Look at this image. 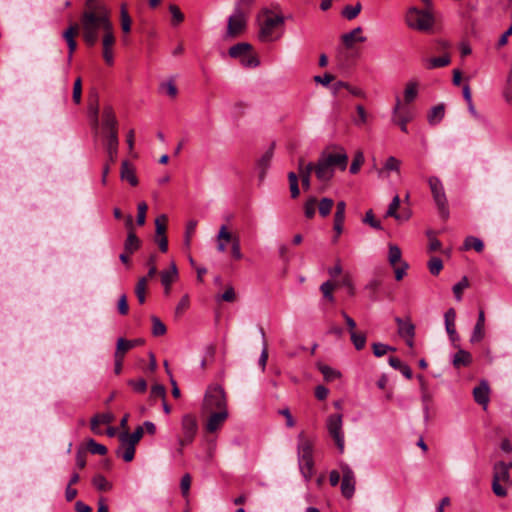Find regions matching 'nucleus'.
<instances>
[{"label": "nucleus", "instance_id": "obj_1", "mask_svg": "<svg viewBox=\"0 0 512 512\" xmlns=\"http://www.w3.org/2000/svg\"><path fill=\"white\" fill-rule=\"evenodd\" d=\"M338 152L332 153L323 151L315 165V175L319 181H330L338 167L341 171L346 170L348 165V155L342 147H338Z\"/></svg>", "mask_w": 512, "mask_h": 512}, {"label": "nucleus", "instance_id": "obj_2", "mask_svg": "<svg viewBox=\"0 0 512 512\" xmlns=\"http://www.w3.org/2000/svg\"><path fill=\"white\" fill-rule=\"evenodd\" d=\"M81 26L83 29V39L85 43L92 47L98 40V31L102 29H112V22L103 12L100 15H94L92 12H83L81 16Z\"/></svg>", "mask_w": 512, "mask_h": 512}, {"label": "nucleus", "instance_id": "obj_3", "mask_svg": "<svg viewBox=\"0 0 512 512\" xmlns=\"http://www.w3.org/2000/svg\"><path fill=\"white\" fill-rule=\"evenodd\" d=\"M298 463L299 469L306 481L314 475L313 444L301 433L298 437Z\"/></svg>", "mask_w": 512, "mask_h": 512}, {"label": "nucleus", "instance_id": "obj_4", "mask_svg": "<svg viewBox=\"0 0 512 512\" xmlns=\"http://www.w3.org/2000/svg\"><path fill=\"white\" fill-rule=\"evenodd\" d=\"M203 409L207 412L228 410L224 388L220 385H210L205 393Z\"/></svg>", "mask_w": 512, "mask_h": 512}, {"label": "nucleus", "instance_id": "obj_5", "mask_svg": "<svg viewBox=\"0 0 512 512\" xmlns=\"http://www.w3.org/2000/svg\"><path fill=\"white\" fill-rule=\"evenodd\" d=\"M428 184L440 217L447 220L449 218V207L441 180L436 176H431L428 178Z\"/></svg>", "mask_w": 512, "mask_h": 512}, {"label": "nucleus", "instance_id": "obj_6", "mask_svg": "<svg viewBox=\"0 0 512 512\" xmlns=\"http://www.w3.org/2000/svg\"><path fill=\"white\" fill-rule=\"evenodd\" d=\"M182 436L178 438V445L176 452L179 456L183 454V448L191 444L198 431L197 419L192 414H185L181 421Z\"/></svg>", "mask_w": 512, "mask_h": 512}, {"label": "nucleus", "instance_id": "obj_7", "mask_svg": "<svg viewBox=\"0 0 512 512\" xmlns=\"http://www.w3.org/2000/svg\"><path fill=\"white\" fill-rule=\"evenodd\" d=\"M406 23L412 29L428 31L434 24V18L429 11L412 7L407 12Z\"/></svg>", "mask_w": 512, "mask_h": 512}, {"label": "nucleus", "instance_id": "obj_8", "mask_svg": "<svg viewBox=\"0 0 512 512\" xmlns=\"http://www.w3.org/2000/svg\"><path fill=\"white\" fill-rule=\"evenodd\" d=\"M248 12L240 6H235L233 14L228 18L226 39L241 35L247 26Z\"/></svg>", "mask_w": 512, "mask_h": 512}, {"label": "nucleus", "instance_id": "obj_9", "mask_svg": "<svg viewBox=\"0 0 512 512\" xmlns=\"http://www.w3.org/2000/svg\"><path fill=\"white\" fill-rule=\"evenodd\" d=\"M101 127L105 140L110 139L112 135L118 138V121L113 108L107 105L103 108L101 116Z\"/></svg>", "mask_w": 512, "mask_h": 512}, {"label": "nucleus", "instance_id": "obj_10", "mask_svg": "<svg viewBox=\"0 0 512 512\" xmlns=\"http://www.w3.org/2000/svg\"><path fill=\"white\" fill-rule=\"evenodd\" d=\"M327 429L340 453L344 452V435L342 432V415L332 414L327 419Z\"/></svg>", "mask_w": 512, "mask_h": 512}, {"label": "nucleus", "instance_id": "obj_11", "mask_svg": "<svg viewBox=\"0 0 512 512\" xmlns=\"http://www.w3.org/2000/svg\"><path fill=\"white\" fill-rule=\"evenodd\" d=\"M266 14L268 16L265 18V20L260 24V31H259V39L262 42H269L273 40V32L274 29L282 25L284 23V17L282 15H275L272 16L270 11H266Z\"/></svg>", "mask_w": 512, "mask_h": 512}, {"label": "nucleus", "instance_id": "obj_12", "mask_svg": "<svg viewBox=\"0 0 512 512\" xmlns=\"http://www.w3.org/2000/svg\"><path fill=\"white\" fill-rule=\"evenodd\" d=\"M340 470L342 474L341 493L346 499H350L355 493V474L350 466L346 463L340 464Z\"/></svg>", "mask_w": 512, "mask_h": 512}, {"label": "nucleus", "instance_id": "obj_13", "mask_svg": "<svg viewBox=\"0 0 512 512\" xmlns=\"http://www.w3.org/2000/svg\"><path fill=\"white\" fill-rule=\"evenodd\" d=\"M412 113L409 108L402 107L401 100L399 97H396V103L393 108V122L400 126V129L407 133V123L412 120Z\"/></svg>", "mask_w": 512, "mask_h": 512}, {"label": "nucleus", "instance_id": "obj_14", "mask_svg": "<svg viewBox=\"0 0 512 512\" xmlns=\"http://www.w3.org/2000/svg\"><path fill=\"white\" fill-rule=\"evenodd\" d=\"M115 44V36L113 34V28L106 30L103 35V58L106 64L112 65L114 63L113 46Z\"/></svg>", "mask_w": 512, "mask_h": 512}, {"label": "nucleus", "instance_id": "obj_15", "mask_svg": "<svg viewBox=\"0 0 512 512\" xmlns=\"http://www.w3.org/2000/svg\"><path fill=\"white\" fill-rule=\"evenodd\" d=\"M228 410L212 411L206 422V430L209 433L217 431L227 420Z\"/></svg>", "mask_w": 512, "mask_h": 512}, {"label": "nucleus", "instance_id": "obj_16", "mask_svg": "<svg viewBox=\"0 0 512 512\" xmlns=\"http://www.w3.org/2000/svg\"><path fill=\"white\" fill-rule=\"evenodd\" d=\"M161 284L164 286V294L169 295L171 291V285L178 279V269L174 262L171 263L168 270H163L160 273Z\"/></svg>", "mask_w": 512, "mask_h": 512}, {"label": "nucleus", "instance_id": "obj_17", "mask_svg": "<svg viewBox=\"0 0 512 512\" xmlns=\"http://www.w3.org/2000/svg\"><path fill=\"white\" fill-rule=\"evenodd\" d=\"M490 388L486 381L481 383L473 389V397L477 404L482 405L484 409L487 408L489 403Z\"/></svg>", "mask_w": 512, "mask_h": 512}, {"label": "nucleus", "instance_id": "obj_18", "mask_svg": "<svg viewBox=\"0 0 512 512\" xmlns=\"http://www.w3.org/2000/svg\"><path fill=\"white\" fill-rule=\"evenodd\" d=\"M79 32V25L77 23L71 24L64 32H63V38L67 42L68 49H69V60H71L73 53L75 52L77 48V43L75 40V37L78 35Z\"/></svg>", "mask_w": 512, "mask_h": 512}, {"label": "nucleus", "instance_id": "obj_19", "mask_svg": "<svg viewBox=\"0 0 512 512\" xmlns=\"http://www.w3.org/2000/svg\"><path fill=\"white\" fill-rule=\"evenodd\" d=\"M120 178L123 181L129 182L131 186L138 185L135 168L128 160H123L121 163Z\"/></svg>", "mask_w": 512, "mask_h": 512}, {"label": "nucleus", "instance_id": "obj_20", "mask_svg": "<svg viewBox=\"0 0 512 512\" xmlns=\"http://www.w3.org/2000/svg\"><path fill=\"white\" fill-rule=\"evenodd\" d=\"M485 336V313L483 309L479 310L477 322L474 326L470 342L479 343Z\"/></svg>", "mask_w": 512, "mask_h": 512}, {"label": "nucleus", "instance_id": "obj_21", "mask_svg": "<svg viewBox=\"0 0 512 512\" xmlns=\"http://www.w3.org/2000/svg\"><path fill=\"white\" fill-rule=\"evenodd\" d=\"M312 171H315V164L310 162L305 165L303 158L298 160L299 177L301 178L302 186L304 189L310 188V176Z\"/></svg>", "mask_w": 512, "mask_h": 512}, {"label": "nucleus", "instance_id": "obj_22", "mask_svg": "<svg viewBox=\"0 0 512 512\" xmlns=\"http://www.w3.org/2000/svg\"><path fill=\"white\" fill-rule=\"evenodd\" d=\"M104 146L107 153L105 163H109L111 167L117 161L119 139L112 135L110 139L105 140Z\"/></svg>", "mask_w": 512, "mask_h": 512}, {"label": "nucleus", "instance_id": "obj_23", "mask_svg": "<svg viewBox=\"0 0 512 512\" xmlns=\"http://www.w3.org/2000/svg\"><path fill=\"white\" fill-rule=\"evenodd\" d=\"M119 447L115 451L117 457L122 458L125 462H131L135 456V447L124 439H119Z\"/></svg>", "mask_w": 512, "mask_h": 512}, {"label": "nucleus", "instance_id": "obj_24", "mask_svg": "<svg viewBox=\"0 0 512 512\" xmlns=\"http://www.w3.org/2000/svg\"><path fill=\"white\" fill-rule=\"evenodd\" d=\"M362 28L356 27L352 31L345 33L341 36L342 43L346 48H352L355 42L363 43L366 37L361 36Z\"/></svg>", "mask_w": 512, "mask_h": 512}, {"label": "nucleus", "instance_id": "obj_25", "mask_svg": "<svg viewBox=\"0 0 512 512\" xmlns=\"http://www.w3.org/2000/svg\"><path fill=\"white\" fill-rule=\"evenodd\" d=\"M395 322L398 327V334L400 337L405 338L407 336H415V326L410 319H402L400 317L395 318Z\"/></svg>", "mask_w": 512, "mask_h": 512}, {"label": "nucleus", "instance_id": "obj_26", "mask_svg": "<svg viewBox=\"0 0 512 512\" xmlns=\"http://www.w3.org/2000/svg\"><path fill=\"white\" fill-rule=\"evenodd\" d=\"M144 343L143 339H134V340H127L124 338H119L117 340V346H116V352L120 355H123L125 357V354L131 350L132 348L142 345Z\"/></svg>", "mask_w": 512, "mask_h": 512}, {"label": "nucleus", "instance_id": "obj_27", "mask_svg": "<svg viewBox=\"0 0 512 512\" xmlns=\"http://www.w3.org/2000/svg\"><path fill=\"white\" fill-rule=\"evenodd\" d=\"M509 477V465L506 462L500 461L494 465L493 480L506 482L509 480Z\"/></svg>", "mask_w": 512, "mask_h": 512}, {"label": "nucleus", "instance_id": "obj_28", "mask_svg": "<svg viewBox=\"0 0 512 512\" xmlns=\"http://www.w3.org/2000/svg\"><path fill=\"white\" fill-rule=\"evenodd\" d=\"M445 327L448 335L452 340L457 336L455 328L456 311L453 308L448 309L444 315Z\"/></svg>", "mask_w": 512, "mask_h": 512}, {"label": "nucleus", "instance_id": "obj_29", "mask_svg": "<svg viewBox=\"0 0 512 512\" xmlns=\"http://www.w3.org/2000/svg\"><path fill=\"white\" fill-rule=\"evenodd\" d=\"M273 157V147L267 150L258 161L259 179L263 181Z\"/></svg>", "mask_w": 512, "mask_h": 512}, {"label": "nucleus", "instance_id": "obj_30", "mask_svg": "<svg viewBox=\"0 0 512 512\" xmlns=\"http://www.w3.org/2000/svg\"><path fill=\"white\" fill-rule=\"evenodd\" d=\"M113 420H114V416L111 413L96 414L91 419V423H90L92 432L95 434H102V431L96 430V427L99 426L100 424H109Z\"/></svg>", "mask_w": 512, "mask_h": 512}, {"label": "nucleus", "instance_id": "obj_31", "mask_svg": "<svg viewBox=\"0 0 512 512\" xmlns=\"http://www.w3.org/2000/svg\"><path fill=\"white\" fill-rule=\"evenodd\" d=\"M252 50V45L246 42L237 43L229 48L231 58H242Z\"/></svg>", "mask_w": 512, "mask_h": 512}, {"label": "nucleus", "instance_id": "obj_32", "mask_svg": "<svg viewBox=\"0 0 512 512\" xmlns=\"http://www.w3.org/2000/svg\"><path fill=\"white\" fill-rule=\"evenodd\" d=\"M232 239V234L228 231L226 225H222L219 229L218 235H217V250L219 252H225L226 251V243L230 242Z\"/></svg>", "mask_w": 512, "mask_h": 512}, {"label": "nucleus", "instance_id": "obj_33", "mask_svg": "<svg viewBox=\"0 0 512 512\" xmlns=\"http://www.w3.org/2000/svg\"><path fill=\"white\" fill-rule=\"evenodd\" d=\"M141 246V241L137 237L136 233L132 230L128 231L127 238L124 242V250L127 253H134Z\"/></svg>", "mask_w": 512, "mask_h": 512}, {"label": "nucleus", "instance_id": "obj_34", "mask_svg": "<svg viewBox=\"0 0 512 512\" xmlns=\"http://www.w3.org/2000/svg\"><path fill=\"white\" fill-rule=\"evenodd\" d=\"M84 12H92L94 15L97 16L104 12L106 16L110 19L109 10L105 5L98 3V0H86Z\"/></svg>", "mask_w": 512, "mask_h": 512}, {"label": "nucleus", "instance_id": "obj_35", "mask_svg": "<svg viewBox=\"0 0 512 512\" xmlns=\"http://www.w3.org/2000/svg\"><path fill=\"white\" fill-rule=\"evenodd\" d=\"M472 362V355L468 351L460 349L453 357L455 368L469 366Z\"/></svg>", "mask_w": 512, "mask_h": 512}, {"label": "nucleus", "instance_id": "obj_36", "mask_svg": "<svg viewBox=\"0 0 512 512\" xmlns=\"http://www.w3.org/2000/svg\"><path fill=\"white\" fill-rule=\"evenodd\" d=\"M388 362L392 368H394L395 370H399L402 373V375L405 376L407 379L412 378L411 368L407 364H404L399 358L392 356L389 358Z\"/></svg>", "mask_w": 512, "mask_h": 512}, {"label": "nucleus", "instance_id": "obj_37", "mask_svg": "<svg viewBox=\"0 0 512 512\" xmlns=\"http://www.w3.org/2000/svg\"><path fill=\"white\" fill-rule=\"evenodd\" d=\"M143 434H144L143 427L138 426L135 429V431L131 434H129L127 431L120 433L119 439H124V440L128 441L129 443L133 444L134 446H136L139 443V441L141 440V438L143 437Z\"/></svg>", "mask_w": 512, "mask_h": 512}, {"label": "nucleus", "instance_id": "obj_38", "mask_svg": "<svg viewBox=\"0 0 512 512\" xmlns=\"http://www.w3.org/2000/svg\"><path fill=\"white\" fill-rule=\"evenodd\" d=\"M463 248L464 250L474 249L476 252L480 253L484 249V243L478 237L468 236L464 240Z\"/></svg>", "mask_w": 512, "mask_h": 512}, {"label": "nucleus", "instance_id": "obj_39", "mask_svg": "<svg viewBox=\"0 0 512 512\" xmlns=\"http://www.w3.org/2000/svg\"><path fill=\"white\" fill-rule=\"evenodd\" d=\"M341 88H345L346 91H349L352 95L356 97H364V92L362 89L352 86L344 81H337L333 84L334 93H337Z\"/></svg>", "mask_w": 512, "mask_h": 512}, {"label": "nucleus", "instance_id": "obj_40", "mask_svg": "<svg viewBox=\"0 0 512 512\" xmlns=\"http://www.w3.org/2000/svg\"><path fill=\"white\" fill-rule=\"evenodd\" d=\"M444 114H445V108H444L443 104L434 106L428 115L429 123L431 125H435V124L439 123L443 119Z\"/></svg>", "mask_w": 512, "mask_h": 512}, {"label": "nucleus", "instance_id": "obj_41", "mask_svg": "<svg viewBox=\"0 0 512 512\" xmlns=\"http://www.w3.org/2000/svg\"><path fill=\"white\" fill-rule=\"evenodd\" d=\"M147 283V277H141L135 286V294L140 304L145 303Z\"/></svg>", "mask_w": 512, "mask_h": 512}, {"label": "nucleus", "instance_id": "obj_42", "mask_svg": "<svg viewBox=\"0 0 512 512\" xmlns=\"http://www.w3.org/2000/svg\"><path fill=\"white\" fill-rule=\"evenodd\" d=\"M400 202H401V200H400L399 195H395L393 197L391 203L388 206L385 217H393L396 220H402L401 215L397 213V210L400 207Z\"/></svg>", "mask_w": 512, "mask_h": 512}, {"label": "nucleus", "instance_id": "obj_43", "mask_svg": "<svg viewBox=\"0 0 512 512\" xmlns=\"http://www.w3.org/2000/svg\"><path fill=\"white\" fill-rule=\"evenodd\" d=\"M401 162L394 156H390L385 161V164L382 169L378 171L379 176L381 177L385 171H395L399 172Z\"/></svg>", "mask_w": 512, "mask_h": 512}, {"label": "nucleus", "instance_id": "obj_44", "mask_svg": "<svg viewBox=\"0 0 512 512\" xmlns=\"http://www.w3.org/2000/svg\"><path fill=\"white\" fill-rule=\"evenodd\" d=\"M120 20H121V29L124 33H129L131 31V17L127 11L126 5L123 4L120 10Z\"/></svg>", "mask_w": 512, "mask_h": 512}, {"label": "nucleus", "instance_id": "obj_45", "mask_svg": "<svg viewBox=\"0 0 512 512\" xmlns=\"http://www.w3.org/2000/svg\"><path fill=\"white\" fill-rule=\"evenodd\" d=\"M334 206V201L331 198L324 197L318 204V211L320 216L327 217Z\"/></svg>", "mask_w": 512, "mask_h": 512}, {"label": "nucleus", "instance_id": "obj_46", "mask_svg": "<svg viewBox=\"0 0 512 512\" xmlns=\"http://www.w3.org/2000/svg\"><path fill=\"white\" fill-rule=\"evenodd\" d=\"M417 83L416 82H409L406 85L405 91H404V101L405 103H411L413 102L418 94L417 90Z\"/></svg>", "mask_w": 512, "mask_h": 512}, {"label": "nucleus", "instance_id": "obj_47", "mask_svg": "<svg viewBox=\"0 0 512 512\" xmlns=\"http://www.w3.org/2000/svg\"><path fill=\"white\" fill-rule=\"evenodd\" d=\"M92 484L99 491H109L112 488V484L101 474H97L93 477Z\"/></svg>", "mask_w": 512, "mask_h": 512}, {"label": "nucleus", "instance_id": "obj_48", "mask_svg": "<svg viewBox=\"0 0 512 512\" xmlns=\"http://www.w3.org/2000/svg\"><path fill=\"white\" fill-rule=\"evenodd\" d=\"M361 9H362V6H361V3H356L355 5H347L343 11H342V15L348 19V20H352L354 18H356L359 13L361 12Z\"/></svg>", "mask_w": 512, "mask_h": 512}, {"label": "nucleus", "instance_id": "obj_49", "mask_svg": "<svg viewBox=\"0 0 512 512\" xmlns=\"http://www.w3.org/2000/svg\"><path fill=\"white\" fill-rule=\"evenodd\" d=\"M168 218L165 214L159 215L155 219V236L165 235Z\"/></svg>", "mask_w": 512, "mask_h": 512}, {"label": "nucleus", "instance_id": "obj_50", "mask_svg": "<svg viewBox=\"0 0 512 512\" xmlns=\"http://www.w3.org/2000/svg\"><path fill=\"white\" fill-rule=\"evenodd\" d=\"M401 250L397 245L390 244L389 245V254L388 259L391 266L395 267V265L401 261Z\"/></svg>", "mask_w": 512, "mask_h": 512}, {"label": "nucleus", "instance_id": "obj_51", "mask_svg": "<svg viewBox=\"0 0 512 512\" xmlns=\"http://www.w3.org/2000/svg\"><path fill=\"white\" fill-rule=\"evenodd\" d=\"M449 63H450L449 55L434 57V58L429 59L428 68L434 69V68L445 67V66L449 65Z\"/></svg>", "mask_w": 512, "mask_h": 512}, {"label": "nucleus", "instance_id": "obj_52", "mask_svg": "<svg viewBox=\"0 0 512 512\" xmlns=\"http://www.w3.org/2000/svg\"><path fill=\"white\" fill-rule=\"evenodd\" d=\"M159 90L166 93L171 98H175L178 94V89L173 80L161 83Z\"/></svg>", "mask_w": 512, "mask_h": 512}, {"label": "nucleus", "instance_id": "obj_53", "mask_svg": "<svg viewBox=\"0 0 512 512\" xmlns=\"http://www.w3.org/2000/svg\"><path fill=\"white\" fill-rule=\"evenodd\" d=\"M289 187L291 192V197L293 199L297 198L300 194L299 186H298V176L294 172L288 173Z\"/></svg>", "mask_w": 512, "mask_h": 512}, {"label": "nucleus", "instance_id": "obj_54", "mask_svg": "<svg viewBox=\"0 0 512 512\" xmlns=\"http://www.w3.org/2000/svg\"><path fill=\"white\" fill-rule=\"evenodd\" d=\"M350 337L356 350H362L365 347L366 335L364 333L352 331V333H350Z\"/></svg>", "mask_w": 512, "mask_h": 512}, {"label": "nucleus", "instance_id": "obj_55", "mask_svg": "<svg viewBox=\"0 0 512 512\" xmlns=\"http://www.w3.org/2000/svg\"><path fill=\"white\" fill-rule=\"evenodd\" d=\"M469 287V281L466 276H464L458 283L453 286V293L457 301L462 299L463 290Z\"/></svg>", "mask_w": 512, "mask_h": 512}, {"label": "nucleus", "instance_id": "obj_56", "mask_svg": "<svg viewBox=\"0 0 512 512\" xmlns=\"http://www.w3.org/2000/svg\"><path fill=\"white\" fill-rule=\"evenodd\" d=\"M316 204L317 199L315 197H310L304 204V213L306 218L312 219L316 213Z\"/></svg>", "mask_w": 512, "mask_h": 512}, {"label": "nucleus", "instance_id": "obj_57", "mask_svg": "<svg viewBox=\"0 0 512 512\" xmlns=\"http://www.w3.org/2000/svg\"><path fill=\"white\" fill-rule=\"evenodd\" d=\"M152 320V334L154 336H162L166 333V326L164 323L156 316L151 318Z\"/></svg>", "mask_w": 512, "mask_h": 512}, {"label": "nucleus", "instance_id": "obj_58", "mask_svg": "<svg viewBox=\"0 0 512 512\" xmlns=\"http://www.w3.org/2000/svg\"><path fill=\"white\" fill-rule=\"evenodd\" d=\"M87 448L92 454H98V455H106L107 454L106 446L97 443L94 439H90L87 442Z\"/></svg>", "mask_w": 512, "mask_h": 512}, {"label": "nucleus", "instance_id": "obj_59", "mask_svg": "<svg viewBox=\"0 0 512 512\" xmlns=\"http://www.w3.org/2000/svg\"><path fill=\"white\" fill-rule=\"evenodd\" d=\"M428 269L432 275H438L443 269V262L439 257H432L428 261Z\"/></svg>", "mask_w": 512, "mask_h": 512}, {"label": "nucleus", "instance_id": "obj_60", "mask_svg": "<svg viewBox=\"0 0 512 512\" xmlns=\"http://www.w3.org/2000/svg\"><path fill=\"white\" fill-rule=\"evenodd\" d=\"M363 223L370 225L372 228L377 230H382L383 227L381 222L374 217L373 211L370 209L366 212L365 217L363 218Z\"/></svg>", "mask_w": 512, "mask_h": 512}, {"label": "nucleus", "instance_id": "obj_61", "mask_svg": "<svg viewBox=\"0 0 512 512\" xmlns=\"http://www.w3.org/2000/svg\"><path fill=\"white\" fill-rule=\"evenodd\" d=\"M231 254L235 260H241L243 258V254L241 252L240 239L238 236H232L231 239Z\"/></svg>", "mask_w": 512, "mask_h": 512}, {"label": "nucleus", "instance_id": "obj_62", "mask_svg": "<svg viewBox=\"0 0 512 512\" xmlns=\"http://www.w3.org/2000/svg\"><path fill=\"white\" fill-rule=\"evenodd\" d=\"M364 163V155L363 152L358 151L354 159L350 165V173L351 174H357L360 170L361 165Z\"/></svg>", "mask_w": 512, "mask_h": 512}, {"label": "nucleus", "instance_id": "obj_63", "mask_svg": "<svg viewBox=\"0 0 512 512\" xmlns=\"http://www.w3.org/2000/svg\"><path fill=\"white\" fill-rule=\"evenodd\" d=\"M334 288H335V284L331 281H326V282L322 283L320 286V290L323 293V296L331 302L334 301V296L332 294Z\"/></svg>", "mask_w": 512, "mask_h": 512}, {"label": "nucleus", "instance_id": "obj_64", "mask_svg": "<svg viewBox=\"0 0 512 512\" xmlns=\"http://www.w3.org/2000/svg\"><path fill=\"white\" fill-rule=\"evenodd\" d=\"M169 11L172 15V24L173 25H178L184 20V14L181 12V10L179 9V7L177 5H174V4L170 5Z\"/></svg>", "mask_w": 512, "mask_h": 512}]
</instances>
